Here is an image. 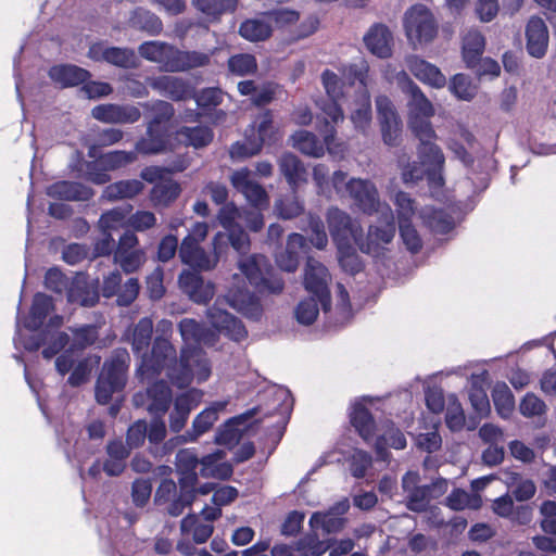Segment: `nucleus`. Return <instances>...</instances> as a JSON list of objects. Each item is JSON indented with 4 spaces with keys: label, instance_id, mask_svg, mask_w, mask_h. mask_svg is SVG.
I'll return each mask as SVG.
<instances>
[{
    "label": "nucleus",
    "instance_id": "f257e3e1",
    "mask_svg": "<svg viewBox=\"0 0 556 556\" xmlns=\"http://www.w3.org/2000/svg\"><path fill=\"white\" fill-rule=\"evenodd\" d=\"M156 332L151 350L140 355L137 372L142 380L154 379L165 369L172 383L180 389L190 386L195 375L198 382L208 379L211 366L202 348L182 346L177 358L176 348L170 342L173 323L161 319Z\"/></svg>",
    "mask_w": 556,
    "mask_h": 556
},
{
    "label": "nucleus",
    "instance_id": "49530a36",
    "mask_svg": "<svg viewBox=\"0 0 556 556\" xmlns=\"http://www.w3.org/2000/svg\"><path fill=\"white\" fill-rule=\"evenodd\" d=\"M293 147L301 153L319 157L324 155V144L315 134L307 130H298L292 135Z\"/></svg>",
    "mask_w": 556,
    "mask_h": 556
},
{
    "label": "nucleus",
    "instance_id": "aec40b11",
    "mask_svg": "<svg viewBox=\"0 0 556 556\" xmlns=\"http://www.w3.org/2000/svg\"><path fill=\"white\" fill-rule=\"evenodd\" d=\"M179 287L197 304H207L215 294V287L204 282L198 271L184 270L178 278Z\"/></svg>",
    "mask_w": 556,
    "mask_h": 556
},
{
    "label": "nucleus",
    "instance_id": "052dcab7",
    "mask_svg": "<svg viewBox=\"0 0 556 556\" xmlns=\"http://www.w3.org/2000/svg\"><path fill=\"white\" fill-rule=\"evenodd\" d=\"M276 210L283 219H292L304 212V204L296 197V191L292 195H286L276 202Z\"/></svg>",
    "mask_w": 556,
    "mask_h": 556
},
{
    "label": "nucleus",
    "instance_id": "6e6552de",
    "mask_svg": "<svg viewBox=\"0 0 556 556\" xmlns=\"http://www.w3.org/2000/svg\"><path fill=\"white\" fill-rule=\"evenodd\" d=\"M242 211L233 203L224 204L217 214L219 225L227 232H217L213 238V247L220 252V245H230L240 254H247L250 250V238L242 226L237 222L241 220Z\"/></svg>",
    "mask_w": 556,
    "mask_h": 556
},
{
    "label": "nucleus",
    "instance_id": "20e7f679",
    "mask_svg": "<svg viewBox=\"0 0 556 556\" xmlns=\"http://www.w3.org/2000/svg\"><path fill=\"white\" fill-rule=\"evenodd\" d=\"M239 268L245 276L249 285L253 287V292L241 289L229 290L232 306L237 304L241 306L257 304L254 293L278 294L282 292L285 282L281 277L275 274L274 267L265 255L252 254L239 262Z\"/></svg>",
    "mask_w": 556,
    "mask_h": 556
},
{
    "label": "nucleus",
    "instance_id": "338daca9",
    "mask_svg": "<svg viewBox=\"0 0 556 556\" xmlns=\"http://www.w3.org/2000/svg\"><path fill=\"white\" fill-rule=\"evenodd\" d=\"M399 230L406 249L413 254L419 253L422 249V240L413 223L410 220L401 222Z\"/></svg>",
    "mask_w": 556,
    "mask_h": 556
},
{
    "label": "nucleus",
    "instance_id": "a18cd8bd",
    "mask_svg": "<svg viewBox=\"0 0 556 556\" xmlns=\"http://www.w3.org/2000/svg\"><path fill=\"white\" fill-rule=\"evenodd\" d=\"M180 185L173 179H161L151 189L150 198L154 205L167 206L180 194Z\"/></svg>",
    "mask_w": 556,
    "mask_h": 556
},
{
    "label": "nucleus",
    "instance_id": "423d86ee",
    "mask_svg": "<svg viewBox=\"0 0 556 556\" xmlns=\"http://www.w3.org/2000/svg\"><path fill=\"white\" fill-rule=\"evenodd\" d=\"M129 365L130 355L127 349L116 348L112 351L102 365L94 387L96 401L99 404H109L114 393L124 390Z\"/></svg>",
    "mask_w": 556,
    "mask_h": 556
},
{
    "label": "nucleus",
    "instance_id": "f03ea898",
    "mask_svg": "<svg viewBox=\"0 0 556 556\" xmlns=\"http://www.w3.org/2000/svg\"><path fill=\"white\" fill-rule=\"evenodd\" d=\"M399 83L402 92L407 97L408 125L419 140V152L427 161L440 166L444 162V154L435 143L438 136L429 121L435 113L434 108L407 74L404 73Z\"/></svg>",
    "mask_w": 556,
    "mask_h": 556
},
{
    "label": "nucleus",
    "instance_id": "09e8293b",
    "mask_svg": "<svg viewBox=\"0 0 556 556\" xmlns=\"http://www.w3.org/2000/svg\"><path fill=\"white\" fill-rule=\"evenodd\" d=\"M372 119L371 101L368 90H365L357 100V106L351 114L354 127L363 132L369 128Z\"/></svg>",
    "mask_w": 556,
    "mask_h": 556
},
{
    "label": "nucleus",
    "instance_id": "f704fd0d",
    "mask_svg": "<svg viewBox=\"0 0 556 556\" xmlns=\"http://www.w3.org/2000/svg\"><path fill=\"white\" fill-rule=\"evenodd\" d=\"M180 143L194 149H201L208 146L214 138V132L208 126H182L176 131Z\"/></svg>",
    "mask_w": 556,
    "mask_h": 556
},
{
    "label": "nucleus",
    "instance_id": "58836bf2",
    "mask_svg": "<svg viewBox=\"0 0 556 556\" xmlns=\"http://www.w3.org/2000/svg\"><path fill=\"white\" fill-rule=\"evenodd\" d=\"M53 308L52 298L45 293H36L29 311V316L25 323L26 328L30 330L39 329L50 311Z\"/></svg>",
    "mask_w": 556,
    "mask_h": 556
},
{
    "label": "nucleus",
    "instance_id": "1a4fd4ad",
    "mask_svg": "<svg viewBox=\"0 0 556 556\" xmlns=\"http://www.w3.org/2000/svg\"><path fill=\"white\" fill-rule=\"evenodd\" d=\"M404 28L407 38L418 43L431 42L438 34L437 21L424 4H415L406 11Z\"/></svg>",
    "mask_w": 556,
    "mask_h": 556
},
{
    "label": "nucleus",
    "instance_id": "4d7b16f0",
    "mask_svg": "<svg viewBox=\"0 0 556 556\" xmlns=\"http://www.w3.org/2000/svg\"><path fill=\"white\" fill-rule=\"evenodd\" d=\"M72 349L85 350L96 343L99 338V328L96 325H84L72 329Z\"/></svg>",
    "mask_w": 556,
    "mask_h": 556
},
{
    "label": "nucleus",
    "instance_id": "4c0bfd02",
    "mask_svg": "<svg viewBox=\"0 0 556 556\" xmlns=\"http://www.w3.org/2000/svg\"><path fill=\"white\" fill-rule=\"evenodd\" d=\"M192 5L210 22H218L224 14L233 13L237 10L238 0H192Z\"/></svg>",
    "mask_w": 556,
    "mask_h": 556
},
{
    "label": "nucleus",
    "instance_id": "864d4df0",
    "mask_svg": "<svg viewBox=\"0 0 556 556\" xmlns=\"http://www.w3.org/2000/svg\"><path fill=\"white\" fill-rule=\"evenodd\" d=\"M79 170L81 172L80 177L96 185H104L111 180L110 174L103 166L101 155L93 161H83Z\"/></svg>",
    "mask_w": 556,
    "mask_h": 556
},
{
    "label": "nucleus",
    "instance_id": "2f4dec72",
    "mask_svg": "<svg viewBox=\"0 0 556 556\" xmlns=\"http://www.w3.org/2000/svg\"><path fill=\"white\" fill-rule=\"evenodd\" d=\"M279 170L293 192L306 181V169L302 161L290 152L283 153L278 161Z\"/></svg>",
    "mask_w": 556,
    "mask_h": 556
},
{
    "label": "nucleus",
    "instance_id": "412c9836",
    "mask_svg": "<svg viewBox=\"0 0 556 556\" xmlns=\"http://www.w3.org/2000/svg\"><path fill=\"white\" fill-rule=\"evenodd\" d=\"M339 101L340 100H333L330 98L323 101L320 110L324 116L323 118L317 116V129L328 150H330L331 144L334 142L337 134L336 125L344 119L343 110L339 104Z\"/></svg>",
    "mask_w": 556,
    "mask_h": 556
},
{
    "label": "nucleus",
    "instance_id": "b1692460",
    "mask_svg": "<svg viewBox=\"0 0 556 556\" xmlns=\"http://www.w3.org/2000/svg\"><path fill=\"white\" fill-rule=\"evenodd\" d=\"M407 67L409 72L425 85L435 89H441L446 85V77L441 70L437 65L417 55L408 59Z\"/></svg>",
    "mask_w": 556,
    "mask_h": 556
},
{
    "label": "nucleus",
    "instance_id": "393cba45",
    "mask_svg": "<svg viewBox=\"0 0 556 556\" xmlns=\"http://www.w3.org/2000/svg\"><path fill=\"white\" fill-rule=\"evenodd\" d=\"M527 50L534 58L545 55L548 46V29L539 16H532L526 27Z\"/></svg>",
    "mask_w": 556,
    "mask_h": 556
},
{
    "label": "nucleus",
    "instance_id": "473e14b6",
    "mask_svg": "<svg viewBox=\"0 0 556 556\" xmlns=\"http://www.w3.org/2000/svg\"><path fill=\"white\" fill-rule=\"evenodd\" d=\"M49 194L65 201H87L92 197V190L81 182L61 180L50 187Z\"/></svg>",
    "mask_w": 556,
    "mask_h": 556
},
{
    "label": "nucleus",
    "instance_id": "680f3d73",
    "mask_svg": "<svg viewBox=\"0 0 556 556\" xmlns=\"http://www.w3.org/2000/svg\"><path fill=\"white\" fill-rule=\"evenodd\" d=\"M223 98L224 93L220 88L208 87L201 89L199 92L193 90V97L191 99L195 100L200 109L208 111L222 104Z\"/></svg>",
    "mask_w": 556,
    "mask_h": 556
},
{
    "label": "nucleus",
    "instance_id": "c756f323",
    "mask_svg": "<svg viewBox=\"0 0 556 556\" xmlns=\"http://www.w3.org/2000/svg\"><path fill=\"white\" fill-rule=\"evenodd\" d=\"M152 86L173 101H184L193 97V88L180 77L161 76Z\"/></svg>",
    "mask_w": 556,
    "mask_h": 556
},
{
    "label": "nucleus",
    "instance_id": "69168bd1",
    "mask_svg": "<svg viewBox=\"0 0 556 556\" xmlns=\"http://www.w3.org/2000/svg\"><path fill=\"white\" fill-rule=\"evenodd\" d=\"M203 391L192 388L178 394L174 401V407L186 415H190L191 410L197 408L203 399Z\"/></svg>",
    "mask_w": 556,
    "mask_h": 556
},
{
    "label": "nucleus",
    "instance_id": "6e6d98bb",
    "mask_svg": "<svg viewBox=\"0 0 556 556\" xmlns=\"http://www.w3.org/2000/svg\"><path fill=\"white\" fill-rule=\"evenodd\" d=\"M331 547V540L320 541L317 534H306L295 545L300 556H321Z\"/></svg>",
    "mask_w": 556,
    "mask_h": 556
},
{
    "label": "nucleus",
    "instance_id": "4be33fe9",
    "mask_svg": "<svg viewBox=\"0 0 556 556\" xmlns=\"http://www.w3.org/2000/svg\"><path fill=\"white\" fill-rule=\"evenodd\" d=\"M208 317L213 327L231 340L240 342L248 337V331L242 320L227 311L217 308L214 305L208 309Z\"/></svg>",
    "mask_w": 556,
    "mask_h": 556
},
{
    "label": "nucleus",
    "instance_id": "72a5a7b5",
    "mask_svg": "<svg viewBox=\"0 0 556 556\" xmlns=\"http://www.w3.org/2000/svg\"><path fill=\"white\" fill-rule=\"evenodd\" d=\"M350 422L364 441L368 442L374 438L376 420L371 412L363 403L353 405Z\"/></svg>",
    "mask_w": 556,
    "mask_h": 556
},
{
    "label": "nucleus",
    "instance_id": "4468645a",
    "mask_svg": "<svg viewBox=\"0 0 556 556\" xmlns=\"http://www.w3.org/2000/svg\"><path fill=\"white\" fill-rule=\"evenodd\" d=\"M224 248L225 245H220V252L214 250V255H210L200 247L194 236H186L179 247V257L184 264L195 270H210L216 266Z\"/></svg>",
    "mask_w": 556,
    "mask_h": 556
},
{
    "label": "nucleus",
    "instance_id": "bb28decb",
    "mask_svg": "<svg viewBox=\"0 0 556 556\" xmlns=\"http://www.w3.org/2000/svg\"><path fill=\"white\" fill-rule=\"evenodd\" d=\"M446 481L438 479L430 484L419 485L412 493L406 495V507L414 513H422L427 509L431 497H437L444 493Z\"/></svg>",
    "mask_w": 556,
    "mask_h": 556
},
{
    "label": "nucleus",
    "instance_id": "dca6fc26",
    "mask_svg": "<svg viewBox=\"0 0 556 556\" xmlns=\"http://www.w3.org/2000/svg\"><path fill=\"white\" fill-rule=\"evenodd\" d=\"M258 412V407H252L242 414L229 418L218 428L215 437L216 443L228 447L237 445L250 427L247 422L255 417Z\"/></svg>",
    "mask_w": 556,
    "mask_h": 556
},
{
    "label": "nucleus",
    "instance_id": "bf43d9fd",
    "mask_svg": "<svg viewBox=\"0 0 556 556\" xmlns=\"http://www.w3.org/2000/svg\"><path fill=\"white\" fill-rule=\"evenodd\" d=\"M426 224L428 228L437 235H447L454 228V220L451 215L443 210H433L427 215Z\"/></svg>",
    "mask_w": 556,
    "mask_h": 556
},
{
    "label": "nucleus",
    "instance_id": "0e129e2a",
    "mask_svg": "<svg viewBox=\"0 0 556 556\" xmlns=\"http://www.w3.org/2000/svg\"><path fill=\"white\" fill-rule=\"evenodd\" d=\"M369 65L364 60L361 59L358 63H352L346 66L343 72L345 78L348 79L350 85H354L356 81L359 84V94L365 92L367 89V78H368Z\"/></svg>",
    "mask_w": 556,
    "mask_h": 556
},
{
    "label": "nucleus",
    "instance_id": "13d9d810",
    "mask_svg": "<svg viewBox=\"0 0 556 556\" xmlns=\"http://www.w3.org/2000/svg\"><path fill=\"white\" fill-rule=\"evenodd\" d=\"M383 142L389 147H397L402 140V122L400 117L379 121Z\"/></svg>",
    "mask_w": 556,
    "mask_h": 556
},
{
    "label": "nucleus",
    "instance_id": "c85d7f7f",
    "mask_svg": "<svg viewBox=\"0 0 556 556\" xmlns=\"http://www.w3.org/2000/svg\"><path fill=\"white\" fill-rule=\"evenodd\" d=\"M485 49V38L478 29H469L462 39L463 60L468 68H476Z\"/></svg>",
    "mask_w": 556,
    "mask_h": 556
},
{
    "label": "nucleus",
    "instance_id": "7c9ffc66",
    "mask_svg": "<svg viewBox=\"0 0 556 556\" xmlns=\"http://www.w3.org/2000/svg\"><path fill=\"white\" fill-rule=\"evenodd\" d=\"M50 78L63 88L75 87L86 83L91 74L89 71L73 64L54 65L49 71Z\"/></svg>",
    "mask_w": 556,
    "mask_h": 556
},
{
    "label": "nucleus",
    "instance_id": "9d476101",
    "mask_svg": "<svg viewBox=\"0 0 556 556\" xmlns=\"http://www.w3.org/2000/svg\"><path fill=\"white\" fill-rule=\"evenodd\" d=\"M330 275L327 267L309 256L306 260L304 268L303 285L305 290L311 294L315 295L324 312H328L331 308V294L328 282Z\"/></svg>",
    "mask_w": 556,
    "mask_h": 556
},
{
    "label": "nucleus",
    "instance_id": "39448f33",
    "mask_svg": "<svg viewBox=\"0 0 556 556\" xmlns=\"http://www.w3.org/2000/svg\"><path fill=\"white\" fill-rule=\"evenodd\" d=\"M139 54L151 62L161 64L170 73L188 72L193 68L207 66L211 54L201 51H184L167 42L147 41L139 46Z\"/></svg>",
    "mask_w": 556,
    "mask_h": 556
},
{
    "label": "nucleus",
    "instance_id": "ddd939ff",
    "mask_svg": "<svg viewBox=\"0 0 556 556\" xmlns=\"http://www.w3.org/2000/svg\"><path fill=\"white\" fill-rule=\"evenodd\" d=\"M381 215L384 219L383 223L369 226L366 239L362 232V241H359L358 248L363 253L376 254L381 244H389L394 238L395 222L391 207L386 205Z\"/></svg>",
    "mask_w": 556,
    "mask_h": 556
},
{
    "label": "nucleus",
    "instance_id": "79ce46f5",
    "mask_svg": "<svg viewBox=\"0 0 556 556\" xmlns=\"http://www.w3.org/2000/svg\"><path fill=\"white\" fill-rule=\"evenodd\" d=\"M180 530L185 534H191L194 543L202 544L212 536L214 526L202 521L197 515L189 514L182 518Z\"/></svg>",
    "mask_w": 556,
    "mask_h": 556
},
{
    "label": "nucleus",
    "instance_id": "5fc2aeb1",
    "mask_svg": "<svg viewBox=\"0 0 556 556\" xmlns=\"http://www.w3.org/2000/svg\"><path fill=\"white\" fill-rule=\"evenodd\" d=\"M137 150L124 151L114 150L108 153L101 154L103 166H105L108 173L124 168L138 160Z\"/></svg>",
    "mask_w": 556,
    "mask_h": 556
},
{
    "label": "nucleus",
    "instance_id": "de8ad7c7",
    "mask_svg": "<svg viewBox=\"0 0 556 556\" xmlns=\"http://www.w3.org/2000/svg\"><path fill=\"white\" fill-rule=\"evenodd\" d=\"M153 321L150 317H142L135 325L131 349L136 355H141L152 344Z\"/></svg>",
    "mask_w": 556,
    "mask_h": 556
},
{
    "label": "nucleus",
    "instance_id": "7ed1b4c3",
    "mask_svg": "<svg viewBox=\"0 0 556 556\" xmlns=\"http://www.w3.org/2000/svg\"><path fill=\"white\" fill-rule=\"evenodd\" d=\"M198 467L199 458L192 450L178 451L176 454L178 485L170 478L162 479L154 493V504L157 506L167 504L168 515L180 516L195 498L199 483Z\"/></svg>",
    "mask_w": 556,
    "mask_h": 556
},
{
    "label": "nucleus",
    "instance_id": "37998d69",
    "mask_svg": "<svg viewBox=\"0 0 556 556\" xmlns=\"http://www.w3.org/2000/svg\"><path fill=\"white\" fill-rule=\"evenodd\" d=\"M238 33L250 42H260L271 37L273 28L269 23L263 20L247 18L240 24Z\"/></svg>",
    "mask_w": 556,
    "mask_h": 556
},
{
    "label": "nucleus",
    "instance_id": "f8f14e48",
    "mask_svg": "<svg viewBox=\"0 0 556 556\" xmlns=\"http://www.w3.org/2000/svg\"><path fill=\"white\" fill-rule=\"evenodd\" d=\"M346 191L355 206L368 216L383 211L387 205L381 202L376 185L369 179L351 178L346 182Z\"/></svg>",
    "mask_w": 556,
    "mask_h": 556
},
{
    "label": "nucleus",
    "instance_id": "f3484780",
    "mask_svg": "<svg viewBox=\"0 0 556 556\" xmlns=\"http://www.w3.org/2000/svg\"><path fill=\"white\" fill-rule=\"evenodd\" d=\"M230 180L233 188L241 192L253 207L265 210L269 206V197L265 188L252 180L247 169L235 172Z\"/></svg>",
    "mask_w": 556,
    "mask_h": 556
},
{
    "label": "nucleus",
    "instance_id": "774afa93",
    "mask_svg": "<svg viewBox=\"0 0 556 556\" xmlns=\"http://www.w3.org/2000/svg\"><path fill=\"white\" fill-rule=\"evenodd\" d=\"M320 78L328 98L333 100H342L344 98V83L334 72L326 68L321 73Z\"/></svg>",
    "mask_w": 556,
    "mask_h": 556
},
{
    "label": "nucleus",
    "instance_id": "a878e982",
    "mask_svg": "<svg viewBox=\"0 0 556 556\" xmlns=\"http://www.w3.org/2000/svg\"><path fill=\"white\" fill-rule=\"evenodd\" d=\"M168 143V126L148 123L146 137L136 142V150L140 154L151 155L163 152Z\"/></svg>",
    "mask_w": 556,
    "mask_h": 556
},
{
    "label": "nucleus",
    "instance_id": "e433bc0d",
    "mask_svg": "<svg viewBox=\"0 0 556 556\" xmlns=\"http://www.w3.org/2000/svg\"><path fill=\"white\" fill-rule=\"evenodd\" d=\"M144 184L139 179L118 180L108 185L103 197L109 201L132 199L142 192Z\"/></svg>",
    "mask_w": 556,
    "mask_h": 556
},
{
    "label": "nucleus",
    "instance_id": "8fccbe9b",
    "mask_svg": "<svg viewBox=\"0 0 556 556\" xmlns=\"http://www.w3.org/2000/svg\"><path fill=\"white\" fill-rule=\"evenodd\" d=\"M338 261L343 271L352 276L363 271L364 263L352 243H341L337 247Z\"/></svg>",
    "mask_w": 556,
    "mask_h": 556
},
{
    "label": "nucleus",
    "instance_id": "6ab92c4d",
    "mask_svg": "<svg viewBox=\"0 0 556 556\" xmlns=\"http://www.w3.org/2000/svg\"><path fill=\"white\" fill-rule=\"evenodd\" d=\"M92 116L109 124H134L140 119L141 112L132 104L106 103L94 106Z\"/></svg>",
    "mask_w": 556,
    "mask_h": 556
},
{
    "label": "nucleus",
    "instance_id": "0eeeda50",
    "mask_svg": "<svg viewBox=\"0 0 556 556\" xmlns=\"http://www.w3.org/2000/svg\"><path fill=\"white\" fill-rule=\"evenodd\" d=\"M279 140L278 129L274 125V115L270 110H264L254 121L250 130L245 131L243 142L237 141L230 148L232 157H250L261 152L263 146L275 144Z\"/></svg>",
    "mask_w": 556,
    "mask_h": 556
},
{
    "label": "nucleus",
    "instance_id": "3c124183",
    "mask_svg": "<svg viewBox=\"0 0 556 556\" xmlns=\"http://www.w3.org/2000/svg\"><path fill=\"white\" fill-rule=\"evenodd\" d=\"M227 67L232 75L243 77L255 74L258 65L255 55L251 53H237L228 59Z\"/></svg>",
    "mask_w": 556,
    "mask_h": 556
},
{
    "label": "nucleus",
    "instance_id": "c03bdc74",
    "mask_svg": "<svg viewBox=\"0 0 556 556\" xmlns=\"http://www.w3.org/2000/svg\"><path fill=\"white\" fill-rule=\"evenodd\" d=\"M301 223L299 228L305 232H309L311 243L316 249L324 250L328 244V236L320 216L308 213Z\"/></svg>",
    "mask_w": 556,
    "mask_h": 556
},
{
    "label": "nucleus",
    "instance_id": "2eb2a0df",
    "mask_svg": "<svg viewBox=\"0 0 556 556\" xmlns=\"http://www.w3.org/2000/svg\"><path fill=\"white\" fill-rule=\"evenodd\" d=\"M87 56L94 62H105L122 68H131L137 65L134 50L108 47L103 41L92 43L88 49Z\"/></svg>",
    "mask_w": 556,
    "mask_h": 556
},
{
    "label": "nucleus",
    "instance_id": "e2e57ef3",
    "mask_svg": "<svg viewBox=\"0 0 556 556\" xmlns=\"http://www.w3.org/2000/svg\"><path fill=\"white\" fill-rule=\"evenodd\" d=\"M318 303L319 301L315 295L302 300L295 307L296 320L305 326L314 324L319 313Z\"/></svg>",
    "mask_w": 556,
    "mask_h": 556
},
{
    "label": "nucleus",
    "instance_id": "ea45409f",
    "mask_svg": "<svg viewBox=\"0 0 556 556\" xmlns=\"http://www.w3.org/2000/svg\"><path fill=\"white\" fill-rule=\"evenodd\" d=\"M67 300L85 307H92L99 302V292L90 287L86 280L76 278L70 285Z\"/></svg>",
    "mask_w": 556,
    "mask_h": 556
},
{
    "label": "nucleus",
    "instance_id": "a19ab883",
    "mask_svg": "<svg viewBox=\"0 0 556 556\" xmlns=\"http://www.w3.org/2000/svg\"><path fill=\"white\" fill-rule=\"evenodd\" d=\"M179 332L184 341V346H198L206 342L211 331L202 324L192 318H184L178 324Z\"/></svg>",
    "mask_w": 556,
    "mask_h": 556
},
{
    "label": "nucleus",
    "instance_id": "5701e85b",
    "mask_svg": "<svg viewBox=\"0 0 556 556\" xmlns=\"http://www.w3.org/2000/svg\"><path fill=\"white\" fill-rule=\"evenodd\" d=\"M367 50L380 59L392 55L393 35L389 27L382 23H375L364 36Z\"/></svg>",
    "mask_w": 556,
    "mask_h": 556
},
{
    "label": "nucleus",
    "instance_id": "9b49d317",
    "mask_svg": "<svg viewBox=\"0 0 556 556\" xmlns=\"http://www.w3.org/2000/svg\"><path fill=\"white\" fill-rule=\"evenodd\" d=\"M327 223L337 247L341 243L349 244L352 242L358 245L362 241V226L346 212L338 207H330L327 212Z\"/></svg>",
    "mask_w": 556,
    "mask_h": 556
},
{
    "label": "nucleus",
    "instance_id": "cd10ccee",
    "mask_svg": "<svg viewBox=\"0 0 556 556\" xmlns=\"http://www.w3.org/2000/svg\"><path fill=\"white\" fill-rule=\"evenodd\" d=\"M148 410L154 417H163L172 403V389L165 380H156L147 388Z\"/></svg>",
    "mask_w": 556,
    "mask_h": 556
},
{
    "label": "nucleus",
    "instance_id": "a211bd4d",
    "mask_svg": "<svg viewBox=\"0 0 556 556\" xmlns=\"http://www.w3.org/2000/svg\"><path fill=\"white\" fill-rule=\"evenodd\" d=\"M417 152L420 159V163L414 161L406 164L402 172L404 182H417L422 180L424 177H427L430 185L442 187L444 185L442 170L445 161L439 166L422 157L419 152V147L417 148Z\"/></svg>",
    "mask_w": 556,
    "mask_h": 556
},
{
    "label": "nucleus",
    "instance_id": "c9c22d12",
    "mask_svg": "<svg viewBox=\"0 0 556 556\" xmlns=\"http://www.w3.org/2000/svg\"><path fill=\"white\" fill-rule=\"evenodd\" d=\"M225 403L215 402L212 406L199 413L192 421L191 431L187 432L189 441H195L199 437L207 432L218 419L219 410L224 409Z\"/></svg>",
    "mask_w": 556,
    "mask_h": 556
},
{
    "label": "nucleus",
    "instance_id": "603ef678",
    "mask_svg": "<svg viewBox=\"0 0 556 556\" xmlns=\"http://www.w3.org/2000/svg\"><path fill=\"white\" fill-rule=\"evenodd\" d=\"M492 400L497 414L507 418L515 407V397L505 382L496 383L492 390Z\"/></svg>",
    "mask_w": 556,
    "mask_h": 556
}]
</instances>
